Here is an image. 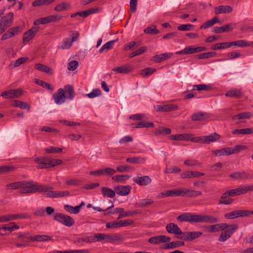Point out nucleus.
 I'll list each match as a JSON object with an SVG mask.
<instances>
[{
  "instance_id": "obj_1",
  "label": "nucleus",
  "mask_w": 253,
  "mask_h": 253,
  "mask_svg": "<svg viewBox=\"0 0 253 253\" xmlns=\"http://www.w3.org/2000/svg\"><path fill=\"white\" fill-rule=\"evenodd\" d=\"M179 222H187L189 223H206L212 224L210 225L205 226V231L210 233H214L223 231L228 227V224L226 223H217L218 218L212 215L205 214H197L190 212L184 213L177 217Z\"/></svg>"
},
{
  "instance_id": "obj_2",
  "label": "nucleus",
  "mask_w": 253,
  "mask_h": 253,
  "mask_svg": "<svg viewBox=\"0 0 253 253\" xmlns=\"http://www.w3.org/2000/svg\"><path fill=\"white\" fill-rule=\"evenodd\" d=\"M35 162L38 164V169H47L62 164L63 161L59 159H52L48 157H38L35 159Z\"/></svg>"
},
{
  "instance_id": "obj_3",
  "label": "nucleus",
  "mask_w": 253,
  "mask_h": 253,
  "mask_svg": "<svg viewBox=\"0 0 253 253\" xmlns=\"http://www.w3.org/2000/svg\"><path fill=\"white\" fill-rule=\"evenodd\" d=\"M52 189V187L40 184L39 192L45 193V196L48 198H61L70 195V192L68 191H53Z\"/></svg>"
},
{
  "instance_id": "obj_4",
  "label": "nucleus",
  "mask_w": 253,
  "mask_h": 253,
  "mask_svg": "<svg viewBox=\"0 0 253 253\" xmlns=\"http://www.w3.org/2000/svg\"><path fill=\"white\" fill-rule=\"evenodd\" d=\"M52 189V187L40 184L39 192L45 193V196L48 198H61L70 195V192L68 191H53Z\"/></svg>"
},
{
  "instance_id": "obj_5",
  "label": "nucleus",
  "mask_w": 253,
  "mask_h": 253,
  "mask_svg": "<svg viewBox=\"0 0 253 253\" xmlns=\"http://www.w3.org/2000/svg\"><path fill=\"white\" fill-rule=\"evenodd\" d=\"M21 190L22 194H31L39 192L40 184L32 181H22Z\"/></svg>"
},
{
  "instance_id": "obj_6",
  "label": "nucleus",
  "mask_w": 253,
  "mask_h": 253,
  "mask_svg": "<svg viewBox=\"0 0 253 253\" xmlns=\"http://www.w3.org/2000/svg\"><path fill=\"white\" fill-rule=\"evenodd\" d=\"M14 21V13L8 12L0 19V35L3 34L6 30L12 26Z\"/></svg>"
},
{
  "instance_id": "obj_7",
  "label": "nucleus",
  "mask_w": 253,
  "mask_h": 253,
  "mask_svg": "<svg viewBox=\"0 0 253 253\" xmlns=\"http://www.w3.org/2000/svg\"><path fill=\"white\" fill-rule=\"evenodd\" d=\"M53 219L68 227H71L75 223L72 217L60 212L56 213Z\"/></svg>"
},
{
  "instance_id": "obj_8",
  "label": "nucleus",
  "mask_w": 253,
  "mask_h": 253,
  "mask_svg": "<svg viewBox=\"0 0 253 253\" xmlns=\"http://www.w3.org/2000/svg\"><path fill=\"white\" fill-rule=\"evenodd\" d=\"M238 228V226L236 224H228V227L225 230L222 231L223 232L221 233L218 240L221 242H225L231 237L237 230Z\"/></svg>"
},
{
  "instance_id": "obj_9",
  "label": "nucleus",
  "mask_w": 253,
  "mask_h": 253,
  "mask_svg": "<svg viewBox=\"0 0 253 253\" xmlns=\"http://www.w3.org/2000/svg\"><path fill=\"white\" fill-rule=\"evenodd\" d=\"M220 136L216 133H213L209 135L194 137L192 142L195 143H203L210 144L211 142H214L219 139Z\"/></svg>"
},
{
  "instance_id": "obj_10",
  "label": "nucleus",
  "mask_w": 253,
  "mask_h": 253,
  "mask_svg": "<svg viewBox=\"0 0 253 253\" xmlns=\"http://www.w3.org/2000/svg\"><path fill=\"white\" fill-rule=\"evenodd\" d=\"M229 177L235 180H246L253 178V175L247 171H238L229 175Z\"/></svg>"
},
{
  "instance_id": "obj_11",
  "label": "nucleus",
  "mask_w": 253,
  "mask_h": 253,
  "mask_svg": "<svg viewBox=\"0 0 253 253\" xmlns=\"http://www.w3.org/2000/svg\"><path fill=\"white\" fill-rule=\"evenodd\" d=\"M31 216L27 213H19L17 214H10L0 216V222H5L16 219H28Z\"/></svg>"
},
{
  "instance_id": "obj_12",
  "label": "nucleus",
  "mask_w": 253,
  "mask_h": 253,
  "mask_svg": "<svg viewBox=\"0 0 253 253\" xmlns=\"http://www.w3.org/2000/svg\"><path fill=\"white\" fill-rule=\"evenodd\" d=\"M21 32L19 26H15L8 29L1 36L0 40L5 41L18 35Z\"/></svg>"
},
{
  "instance_id": "obj_13",
  "label": "nucleus",
  "mask_w": 253,
  "mask_h": 253,
  "mask_svg": "<svg viewBox=\"0 0 253 253\" xmlns=\"http://www.w3.org/2000/svg\"><path fill=\"white\" fill-rule=\"evenodd\" d=\"M231 196H238L253 191V185L240 186L237 188L229 190Z\"/></svg>"
},
{
  "instance_id": "obj_14",
  "label": "nucleus",
  "mask_w": 253,
  "mask_h": 253,
  "mask_svg": "<svg viewBox=\"0 0 253 253\" xmlns=\"http://www.w3.org/2000/svg\"><path fill=\"white\" fill-rule=\"evenodd\" d=\"M170 238L165 235H159L154 236L149 238L148 242L152 244H160L162 243H169Z\"/></svg>"
},
{
  "instance_id": "obj_15",
  "label": "nucleus",
  "mask_w": 253,
  "mask_h": 253,
  "mask_svg": "<svg viewBox=\"0 0 253 253\" xmlns=\"http://www.w3.org/2000/svg\"><path fill=\"white\" fill-rule=\"evenodd\" d=\"M65 98L64 89L61 88L58 89L57 92L53 94L52 96V99L55 103L58 105L63 103L65 102Z\"/></svg>"
},
{
  "instance_id": "obj_16",
  "label": "nucleus",
  "mask_w": 253,
  "mask_h": 253,
  "mask_svg": "<svg viewBox=\"0 0 253 253\" xmlns=\"http://www.w3.org/2000/svg\"><path fill=\"white\" fill-rule=\"evenodd\" d=\"M177 105L172 104L157 105L155 106L156 110L157 112H170L177 110Z\"/></svg>"
},
{
  "instance_id": "obj_17",
  "label": "nucleus",
  "mask_w": 253,
  "mask_h": 253,
  "mask_svg": "<svg viewBox=\"0 0 253 253\" xmlns=\"http://www.w3.org/2000/svg\"><path fill=\"white\" fill-rule=\"evenodd\" d=\"M133 181L140 186H146L151 183L152 179L149 176L144 175L134 177Z\"/></svg>"
},
{
  "instance_id": "obj_18",
  "label": "nucleus",
  "mask_w": 253,
  "mask_h": 253,
  "mask_svg": "<svg viewBox=\"0 0 253 253\" xmlns=\"http://www.w3.org/2000/svg\"><path fill=\"white\" fill-rule=\"evenodd\" d=\"M131 187L129 185H119L114 187L116 193L120 196L127 195L130 192Z\"/></svg>"
},
{
  "instance_id": "obj_19",
  "label": "nucleus",
  "mask_w": 253,
  "mask_h": 253,
  "mask_svg": "<svg viewBox=\"0 0 253 253\" xmlns=\"http://www.w3.org/2000/svg\"><path fill=\"white\" fill-rule=\"evenodd\" d=\"M170 139L174 140H185V141H191L193 140V137L192 135L188 133L178 134L175 135H171L169 136Z\"/></svg>"
},
{
  "instance_id": "obj_20",
  "label": "nucleus",
  "mask_w": 253,
  "mask_h": 253,
  "mask_svg": "<svg viewBox=\"0 0 253 253\" xmlns=\"http://www.w3.org/2000/svg\"><path fill=\"white\" fill-rule=\"evenodd\" d=\"M235 24H233L232 23H229L226 25H225L222 27H214L212 29V32L215 33H222L223 32H227L229 31H232L234 27L233 26H235Z\"/></svg>"
},
{
  "instance_id": "obj_21",
  "label": "nucleus",
  "mask_w": 253,
  "mask_h": 253,
  "mask_svg": "<svg viewBox=\"0 0 253 253\" xmlns=\"http://www.w3.org/2000/svg\"><path fill=\"white\" fill-rule=\"evenodd\" d=\"M233 8L229 5H220L214 8V12L215 14H226L232 11Z\"/></svg>"
},
{
  "instance_id": "obj_22",
  "label": "nucleus",
  "mask_w": 253,
  "mask_h": 253,
  "mask_svg": "<svg viewBox=\"0 0 253 253\" xmlns=\"http://www.w3.org/2000/svg\"><path fill=\"white\" fill-rule=\"evenodd\" d=\"M184 245V242L183 241H175L163 245L161 249L164 250L173 249Z\"/></svg>"
},
{
  "instance_id": "obj_23",
  "label": "nucleus",
  "mask_w": 253,
  "mask_h": 253,
  "mask_svg": "<svg viewBox=\"0 0 253 253\" xmlns=\"http://www.w3.org/2000/svg\"><path fill=\"white\" fill-rule=\"evenodd\" d=\"M27 238L32 242H44L51 240V237L44 235L29 236Z\"/></svg>"
},
{
  "instance_id": "obj_24",
  "label": "nucleus",
  "mask_w": 253,
  "mask_h": 253,
  "mask_svg": "<svg viewBox=\"0 0 253 253\" xmlns=\"http://www.w3.org/2000/svg\"><path fill=\"white\" fill-rule=\"evenodd\" d=\"M205 175L204 173L198 172V171H187L181 173L180 175V177L182 179L185 178H190L196 177H199L201 176H203Z\"/></svg>"
},
{
  "instance_id": "obj_25",
  "label": "nucleus",
  "mask_w": 253,
  "mask_h": 253,
  "mask_svg": "<svg viewBox=\"0 0 253 253\" xmlns=\"http://www.w3.org/2000/svg\"><path fill=\"white\" fill-rule=\"evenodd\" d=\"M231 196L230 191L227 190L225 193H224L221 197V200L219 201L218 204L219 205H230L231 204L233 200L231 198H227L228 197Z\"/></svg>"
},
{
  "instance_id": "obj_26",
  "label": "nucleus",
  "mask_w": 253,
  "mask_h": 253,
  "mask_svg": "<svg viewBox=\"0 0 253 253\" xmlns=\"http://www.w3.org/2000/svg\"><path fill=\"white\" fill-rule=\"evenodd\" d=\"M210 117L209 114L205 112H199L193 114L191 118L194 121H201L205 120Z\"/></svg>"
},
{
  "instance_id": "obj_27",
  "label": "nucleus",
  "mask_w": 253,
  "mask_h": 253,
  "mask_svg": "<svg viewBox=\"0 0 253 253\" xmlns=\"http://www.w3.org/2000/svg\"><path fill=\"white\" fill-rule=\"evenodd\" d=\"M64 91L66 98L69 100H73L75 96V93L73 86L71 85L68 84L64 86Z\"/></svg>"
},
{
  "instance_id": "obj_28",
  "label": "nucleus",
  "mask_w": 253,
  "mask_h": 253,
  "mask_svg": "<svg viewBox=\"0 0 253 253\" xmlns=\"http://www.w3.org/2000/svg\"><path fill=\"white\" fill-rule=\"evenodd\" d=\"M112 71L116 72L117 73L127 74L132 71V68L128 65H124L123 66L113 68Z\"/></svg>"
},
{
  "instance_id": "obj_29",
  "label": "nucleus",
  "mask_w": 253,
  "mask_h": 253,
  "mask_svg": "<svg viewBox=\"0 0 253 253\" xmlns=\"http://www.w3.org/2000/svg\"><path fill=\"white\" fill-rule=\"evenodd\" d=\"M172 55L171 53H165L156 55L153 57V60L156 63H160L163 61L166 60L170 58Z\"/></svg>"
},
{
  "instance_id": "obj_30",
  "label": "nucleus",
  "mask_w": 253,
  "mask_h": 253,
  "mask_svg": "<svg viewBox=\"0 0 253 253\" xmlns=\"http://www.w3.org/2000/svg\"><path fill=\"white\" fill-rule=\"evenodd\" d=\"M167 231L170 234L177 235L180 228L178 225L174 223H169L166 226Z\"/></svg>"
},
{
  "instance_id": "obj_31",
  "label": "nucleus",
  "mask_w": 253,
  "mask_h": 253,
  "mask_svg": "<svg viewBox=\"0 0 253 253\" xmlns=\"http://www.w3.org/2000/svg\"><path fill=\"white\" fill-rule=\"evenodd\" d=\"M101 193L103 197L113 198L115 196L116 192L112 189L106 187H102L101 189Z\"/></svg>"
},
{
  "instance_id": "obj_32",
  "label": "nucleus",
  "mask_w": 253,
  "mask_h": 253,
  "mask_svg": "<svg viewBox=\"0 0 253 253\" xmlns=\"http://www.w3.org/2000/svg\"><path fill=\"white\" fill-rule=\"evenodd\" d=\"M146 159L145 158L140 157H129L126 159V162L133 164H143L145 163Z\"/></svg>"
},
{
  "instance_id": "obj_33",
  "label": "nucleus",
  "mask_w": 253,
  "mask_h": 253,
  "mask_svg": "<svg viewBox=\"0 0 253 253\" xmlns=\"http://www.w3.org/2000/svg\"><path fill=\"white\" fill-rule=\"evenodd\" d=\"M35 69L50 75L53 73V70L51 68L40 63H38L35 65Z\"/></svg>"
},
{
  "instance_id": "obj_34",
  "label": "nucleus",
  "mask_w": 253,
  "mask_h": 253,
  "mask_svg": "<svg viewBox=\"0 0 253 253\" xmlns=\"http://www.w3.org/2000/svg\"><path fill=\"white\" fill-rule=\"evenodd\" d=\"M21 184L22 181L9 183L5 185L6 190L10 192L12 190L20 189V190H21Z\"/></svg>"
},
{
  "instance_id": "obj_35",
  "label": "nucleus",
  "mask_w": 253,
  "mask_h": 253,
  "mask_svg": "<svg viewBox=\"0 0 253 253\" xmlns=\"http://www.w3.org/2000/svg\"><path fill=\"white\" fill-rule=\"evenodd\" d=\"M217 23H220L218 18L216 16L213 17L212 19L209 20L203 24H202L200 28V29H207L212 26L214 24Z\"/></svg>"
},
{
  "instance_id": "obj_36",
  "label": "nucleus",
  "mask_w": 253,
  "mask_h": 253,
  "mask_svg": "<svg viewBox=\"0 0 253 253\" xmlns=\"http://www.w3.org/2000/svg\"><path fill=\"white\" fill-rule=\"evenodd\" d=\"M122 238L120 235L118 234H114V235L105 234L104 236V241L106 242L114 243L115 241H120Z\"/></svg>"
},
{
  "instance_id": "obj_37",
  "label": "nucleus",
  "mask_w": 253,
  "mask_h": 253,
  "mask_svg": "<svg viewBox=\"0 0 253 253\" xmlns=\"http://www.w3.org/2000/svg\"><path fill=\"white\" fill-rule=\"evenodd\" d=\"M225 95L229 97L240 98L242 96V92L240 89H234L227 91Z\"/></svg>"
},
{
  "instance_id": "obj_38",
  "label": "nucleus",
  "mask_w": 253,
  "mask_h": 253,
  "mask_svg": "<svg viewBox=\"0 0 253 253\" xmlns=\"http://www.w3.org/2000/svg\"><path fill=\"white\" fill-rule=\"evenodd\" d=\"M213 154L216 156H227L231 155L230 148L227 147L214 151Z\"/></svg>"
},
{
  "instance_id": "obj_39",
  "label": "nucleus",
  "mask_w": 253,
  "mask_h": 253,
  "mask_svg": "<svg viewBox=\"0 0 253 253\" xmlns=\"http://www.w3.org/2000/svg\"><path fill=\"white\" fill-rule=\"evenodd\" d=\"M11 105L12 106L19 107L22 109H30V107L27 103L19 100H12L11 102Z\"/></svg>"
},
{
  "instance_id": "obj_40",
  "label": "nucleus",
  "mask_w": 253,
  "mask_h": 253,
  "mask_svg": "<svg viewBox=\"0 0 253 253\" xmlns=\"http://www.w3.org/2000/svg\"><path fill=\"white\" fill-rule=\"evenodd\" d=\"M195 53V47L193 46H187L183 49L177 51L175 54L177 55L191 54Z\"/></svg>"
},
{
  "instance_id": "obj_41",
  "label": "nucleus",
  "mask_w": 253,
  "mask_h": 253,
  "mask_svg": "<svg viewBox=\"0 0 253 253\" xmlns=\"http://www.w3.org/2000/svg\"><path fill=\"white\" fill-rule=\"evenodd\" d=\"M234 134H250L253 133V128H246L240 129H235L232 131Z\"/></svg>"
},
{
  "instance_id": "obj_42",
  "label": "nucleus",
  "mask_w": 253,
  "mask_h": 253,
  "mask_svg": "<svg viewBox=\"0 0 253 253\" xmlns=\"http://www.w3.org/2000/svg\"><path fill=\"white\" fill-rule=\"evenodd\" d=\"M154 203V201L150 199H144L140 200L138 203L136 204V207L139 208H143L148 206Z\"/></svg>"
},
{
  "instance_id": "obj_43",
  "label": "nucleus",
  "mask_w": 253,
  "mask_h": 253,
  "mask_svg": "<svg viewBox=\"0 0 253 253\" xmlns=\"http://www.w3.org/2000/svg\"><path fill=\"white\" fill-rule=\"evenodd\" d=\"M29 58L28 57H21L17 59L14 63H11L9 65V68L10 69H13L14 68L17 67L23 63H25L26 61L28 60Z\"/></svg>"
},
{
  "instance_id": "obj_44",
  "label": "nucleus",
  "mask_w": 253,
  "mask_h": 253,
  "mask_svg": "<svg viewBox=\"0 0 253 253\" xmlns=\"http://www.w3.org/2000/svg\"><path fill=\"white\" fill-rule=\"evenodd\" d=\"M135 125L134 127L135 128H141V127H153L154 125L152 122H140L135 124L132 123V126Z\"/></svg>"
},
{
  "instance_id": "obj_45",
  "label": "nucleus",
  "mask_w": 253,
  "mask_h": 253,
  "mask_svg": "<svg viewBox=\"0 0 253 253\" xmlns=\"http://www.w3.org/2000/svg\"><path fill=\"white\" fill-rule=\"evenodd\" d=\"M70 6L69 3L63 2L57 4L54 8V10L57 12H61L68 9Z\"/></svg>"
},
{
  "instance_id": "obj_46",
  "label": "nucleus",
  "mask_w": 253,
  "mask_h": 253,
  "mask_svg": "<svg viewBox=\"0 0 253 253\" xmlns=\"http://www.w3.org/2000/svg\"><path fill=\"white\" fill-rule=\"evenodd\" d=\"M251 117V114L250 112H243L238 114L234 115L232 117L233 120H242L249 119Z\"/></svg>"
},
{
  "instance_id": "obj_47",
  "label": "nucleus",
  "mask_w": 253,
  "mask_h": 253,
  "mask_svg": "<svg viewBox=\"0 0 253 253\" xmlns=\"http://www.w3.org/2000/svg\"><path fill=\"white\" fill-rule=\"evenodd\" d=\"M117 40H112L110 41L105 44H104L101 48L99 50V53H102L104 50H108L112 48L113 45L115 42H116Z\"/></svg>"
},
{
  "instance_id": "obj_48",
  "label": "nucleus",
  "mask_w": 253,
  "mask_h": 253,
  "mask_svg": "<svg viewBox=\"0 0 253 253\" xmlns=\"http://www.w3.org/2000/svg\"><path fill=\"white\" fill-rule=\"evenodd\" d=\"M202 234L203 233L200 231H188V238L187 239H188V241H191L198 239L202 236Z\"/></svg>"
},
{
  "instance_id": "obj_49",
  "label": "nucleus",
  "mask_w": 253,
  "mask_h": 253,
  "mask_svg": "<svg viewBox=\"0 0 253 253\" xmlns=\"http://www.w3.org/2000/svg\"><path fill=\"white\" fill-rule=\"evenodd\" d=\"M144 32L147 34L157 35L160 33V31L156 29V25H152L145 29Z\"/></svg>"
},
{
  "instance_id": "obj_50",
  "label": "nucleus",
  "mask_w": 253,
  "mask_h": 253,
  "mask_svg": "<svg viewBox=\"0 0 253 253\" xmlns=\"http://www.w3.org/2000/svg\"><path fill=\"white\" fill-rule=\"evenodd\" d=\"M35 35H34L31 31H27L25 32L23 36V42L24 44H26L31 40L33 39Z\"/></svg>"
},
{
  "instance_id": "obj_51",
  "label": "nucleus",
  "mask_w": 253,
  "mask_h": 253,
  "mask_svg": "<svg viewBox=\"0 0 253 253\" xmlns=\"http://www.w3.org/2000/svg\"><path fill=\"white\" fill-rule=\"evenodd\" d=\"M130 177L128 175H117L112 177V179L117 182H121L127 180Z\"/></svg>"
},
{
  "instance_id": "obj_52",
  "label": "nucleus",
  "mask_w": 253,
  "mask_h": 253,
  "mask_svg": "<svg viewBox=\"0 0 253 253\" xmlns=\"http://www.w3.org/2000/svg\"><path fill=\"white\" fill-rule=\"evenodd\" d=\"M79 207L76 206L74 207L69 205H65L64 206V209L66 211L73 214H77L79 213Z\"/></svg>"
},
{
  "instance_id": "obj_53",
  "label": "nucleus",
  "mask_w": 253,
  "mask_h": 253,
  "mask_svg": "<svg viewBox=\"0 0 253 253\" xmlns=\"http://www.w3.org/2000/svg\"><path fill=\"white\" fill-rule=\"evenodd\" d=\"M171 133V130L170 128L161 127L156 129L155 131V134L156 135L160 134H169Z\"/></svg>"
},
{
  "instance_id": "obj_54",
  "label": "nucleus",
  "mask_w": 253,
  "mask_h": 253,
  "mask_svg": "<svg viewBox=\"0 0 253 253\" xmlns=\"http://www.w3.org/2000/svg\"><path fill=\"white\" fill-rule=\"evenodd\" d=\"M201 195H202L201 191L189 190L186 188L185 197H196Z\"/></svg>"
},
{
  "instance_id": "obj_55",
  "label": "nucleus",
  "mask_w": 253,
  "mask_h": 253,
  "mask_svg": "<svg viewBox=\"0 0 253 253\" xmlns=\"http://www.w3.org/2000/svg\"><path fill=\"white\" fill-rule=\"evenodd\" d=\"M236 46L238 47H246L247 46L251 47V42L244 40L236 41Z\"/></svg>"
},
{
  "instance_id": "obj_56",
  "label": "nucleus",
  "mask_w": 253,
  "mask_h": 253,
  "mask_svg": "<svg viewBox=\"0 0 253 253\" xmlns=\"http://www.w3.org/2000/svg\"><path fill=\"white\" fill-rule=\"evenodd\" d=\"M215 52H209L198 54L196 56L198 59H207L214 57L216 55Z\"/></svg>"
},
{
  "instance_id": "obj_57",
  "label": "nucleus",
  "mask_w": 253,
  "mask_h": 253,
  "mask_svg": "<svg viewBox=\"0 0 253 253\" xmlns=\"http://www.w3.org/2000/svg\"><path fill=\"white\" fill-rule=\"evenodd\" d=\"M134 170V169H132L130 166H127V165L119 166L117 167V169H116V170L119 172H128L129 170Z\"/></svg>"
},
{
  "instance_id": "obj_58",
  "label": "nucleus",
  "mask_w": 253,
  "mask_h": 253,
  "mask_svg": "<svg viewBox=\"0 0 253 253\" xmlns=\"http://www.w3.org/2000/svg\"><path fill=\"white\" fill-rule=\"evenodd\" d=\"M44 151L47 153H57L62 152V149L53 146H50L44 149Z\"/></svg>"
},
{
  "instance_id": "obj_59",
  "label": "nucleus",
  "mask_w": 253,
  "mask_h": 253,
  "mask_svg": "<svg viewBox=\"0 0 253 253\" xmlns=\"http://www.w3.org/2000/svg\"><path fill=\"white\" fill-rule=\"evenodd\" d=\"M247 149V147L245 145H236L233 148H230L231 155L237 153L241 151Z\"/></svg>"
},
{
  "instance_id": "obj_60",
  "label": "nucleus",
  "mask_w": 253,
  "mask_h": 253,
  "mask_svg": "<svg viewBox=\"0 0 253 253\" xmlns=\"http://www.w3.org/2000/svg\"><path fill=\"white\" fill-rule=\"evenodd\" d=\"M101 95V91L100 89L96 88L93 89L92 92L86 94V96L90 98H93Z\"/></svg>"
},
{
  "instance_id": "obj_61",
  "label": "nucleus",
  "mask_w": 253,
  "mask_h": 253,
  "mask_svg": "<svg viewBox=\"0 0 253 253\" xmlns=\"http://www.w3.org/2000/svg\"><path fill=\"white\" fill-rule=\"evenodd\" d=\"M48 17H42L39 18L34 22V25L38 26L41 24H46L49 23Z\"/></svg>"
},
{
  "instance_id": "obj_62",
  "label": "nucleus",
  "mask_w": 253,
  "mask_h": 253,
  "mask_svg": "<svg viewBox=\"0 0 253 253\" xmlns=\"http://www.w3.org/2000/svg\"><path fill=\"white\" fill-rule=\"evenodd\" d=\"M98 11V8H90L85 11H81L82 17L85 18L91 14L96 13Z\"/></svg>"
},
{
  "instance_id": "obj_63",
  "label": "nucleus",
  "mask_w": 253,
  "mask_h": 253,
  "mask_svg": "<svg viewBox=\"0 0 253 253\" xmlns=\"http://www.w3.org/2000/svg\"><path fill=\"white\" fill-rule=\"evenodd\" d=\"M13 89H10L1 93L0 96L4 98L11 99L14 98Z\"/></svg>"
},
{
  "instance_id": "obj_64",
  "label": "nucleus",
  "mask_w": 253,
  "mask_h": 253,
  "mask_svg": "<svg viewBox=\"0 0 253 253\" xmlns=\"http://www.w3.org/2000/svg\"><path fill=\"white\" fill-rule=\"evenodd\" d=\"M14 167L13 166H0V174L7 173L14 170Z\"/></svg>"
}]
</instances>
